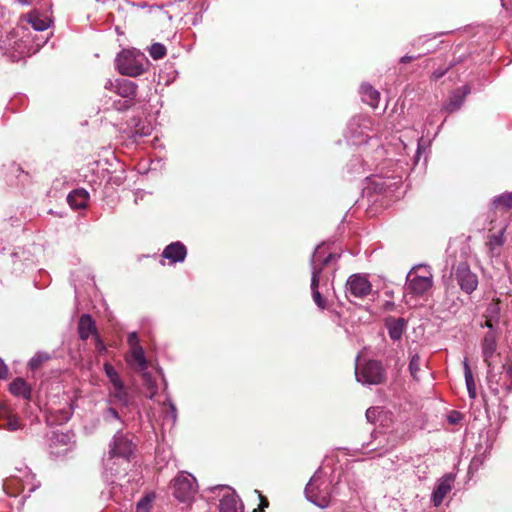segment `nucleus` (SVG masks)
Segmentation results:
<instances>
[{
    "label": "nucleus",
    "mask_w": 512,
    "mask_h": 512,
    "mask_svg": "<svg viewBox=\"0 0 512 512\" xmlns=\"http://www.w3.org/2000/svg\"><path fill=\"white\" fill-rule=\"evenodd\" d=\"M135 448L136 445L131 436L117 432L109 444L108 454L103 458L105 470L112 475L120 473L119 466L130 462Z\"/></svg>",
    "instance_id": "f257e3e1"
},
{
    "label": "nucleus",
    "mask_w": 512,
    "mask_h": 512,
    "mask_svg": "<svg viewBox=\"0 0 512 512\" xmlns=\"http://www.w3.org/2000/svg\"><path fill=\"white\" fill-rule=\"evenodd\" d=\"M334 257L335 256L332 253L326 255L325 247L323 245L318 246L315 249L312 256L311 291L313 300L320 309L326 308V300L322 297L318 289L321 279V273L324 266L327 265Z\"/></svg>",
    "instance_id": "f03ea898"
},
{
    "label": "nucleus",
    "mask_w": 512,
    "mask_h": 512,
    "mask_svg": "<svg viewBox=\"0 0 512 512\" xmlns=\"http://www.w3.org/2000/svg\"><path fill=\"white\" fill-rule=\"evenodd\" d=\"M145 62V55L135 49H124L116 58L118 71L129 77L141 75L145 70Z\"/></svg>",
    "instance_id": "7ed1b4c3"
},
{
    "label": "nucleus",
    "mask_w": 512,
    "mask_h": 512,
    "mask_svg": "<svg viewBox=\"0 0 512 512\" xmlns=\"http://www.w3.org/2000/svg\"><path fill=\"white\" fill-rule=\"evenodd\" d=\"M433 275L427 266L413 267L406 278V290L414 296H422L431 289Z\"/></svg>",
    "instance_id": "20e7f679"
},
{
    "label": "nucleus",
    "mask_w": 512,
    "mask_h": 512,
    "mask_svg": "<svg viewBox=\"0 0 512 512\" xmlns=\"http://www.w3.org/2000/svg\"><path fill=\"white\" fill-rule=\"evenodd\" d=\"M355 376L363 385H378L385 380L386 371L377 360H369L363 365L356 364Z\"/></svg>",
    "instance_id": "39448f33"
},
{
    "label": "nucleus",
    "mask_w": 512,
    "mask_h": 512,
    "mask_svg": "<svg viewBox=\"0 0 512 512\" xmlns=\"http://www.w3.org/2000/svg\"><path fill=\"white\" fill-rule=\"evenodd\" d=\"M305 494L309 501L321 508L327 507L330 503L331 495L329 484L321 479L317 473L306 485Z\"/></svg>",
    "instance_id": "423d86ee"
},
{
    "label": "nucleus",
    "mask_w": 512,
    "mask_h": 512,
    "mask_svg": "<svg viewBox=\"0 0 512 512\" xmlns=\"http://www.w3.org/2000/svg\"><path fill=\"white\" fill-rule=\"evenodd\" d=\"M197 491L196 479L187 473H181L173 480V495L180 502H190Z\"/></svg>",
    "instance_id": "0eeeda50"
},
{
    "label": "nucleus",
    "mask_w": 512,
    "mask_h": 512,
    "mask_svg": "<svg viewBox=\"0 0 512 512\" xmlns=\"http://www.w3.org/2000/svg\"><path fill=\"white\" fill-rule=\"evenodd\" d=\"M114 92L124 98L125 100L114 102V107L117 110H126L133 105V101L137 95V85L135 82L127 79H118L113 82H109Z\"/></svg>",
    "instance_id": "6e6552de"
},
{
    "label": "nucleus",
    "mask_w": 512,
    "mask_h": 512,
    "mask_svg": "<svg viewBox=\"0 0 512 512\" xmlns=\"http://www.w3.org/2000/svg\"><path fill=\"white\" fill-rule=\"evenodd\" d=\"M453 276L460 289L467 294L473 293L478 287V277L471 271L467 262H460L454 268Z\"/></svg>",
    "instance_id": "1a4fd4ad"
},
{
    "label": "nucleus",
    "mask_w": 512,
    "mask_h": 512,
    "mask_svg": "<svg viewBox=\"0 0 512 512\" xmlns=\"http://www.w3.org/2000/svg\"><path fill=\"white\" fill-rule=\"evenodd\" d=\"M51 7V2L43 3V5L39 6V9H34L31 12L27 13L23 17V20H26L34 30L44 31L50 26L52 22L51 17L49 15Z\"/></svg>",
    "instance_id": "9d476101"
},
{
    "label": "nucleus",
    "mask_w": 512,
    "mask_h": 512,
    "mask_svg": "<svg viewBox=\"0 0 512 512\" xmlns=\"http://www.w3.org/2000/svg\"><path fill=\"white\" fill-rule=\"evenodd\" d=\"M372 285L366 276L361 274L351 275L346 282L347 296L355 298H364L370 294Z\"/></svg>",
    "instance_id": "9b49d317"
},
{
    "label": "nucleus",
    "mask_w": 512,
    "mask_h": 512,
    "mask_svg": "<svg viewBox=\"0 0 512 512\" xmlns=\"http://www.w3.org/2000/svg\"><path fill=\"white\" fill-rule=\"evenodd\" d=\"M218 489L225 492L220 500L219 512H243V504L234 490L223 485L215 486L211 488V491Z\"/></svg>",
    "instance_id": "f8f14e48"
},
{
    "label": "nucleus",
    "mask_w": 512,
    "mask_h": 512,
    "mask_svg": "<svg viewBox=\"0 0 512 512\" xmlns=\"http://www.w3.org/2000/svg\"><path fill=\"white\" fill-rule=\"evenodd\" d=\"M455 476L452 474H445L441 477L432 492L431 499L435 507L442 504L446 495L452 490Z\"/></svg>",
    "instance_id": "ddd939ff"
},
{
    "label": "nucleus",
    "mask_w": 512,
    "mask_h": 512,
    "mask_svg": "<svg viewBox=\"0 0 512 512\" xmlns=\"http://www.w3.org/2000/svg\"><path fill=\"white\" fill-rule=\"evenodd\" d=\"M187 250L183 243L177 241L165 247L162 256L168 259L171 263L183 262L186 258Z\"/></svg>",
    "instance_id": "4468645a"
},
{
    "label": "nucleus",
    "mask_w": 512,
    "mask_h": 512,
    "mask_svg": "<svg viewBox=\"0 0 512 512\" xmlns=\"http://www.w3.org/2000/svg\"><path fill=\"white\" fill-rule=\"evenodd\" d=\"M78 333L79 337L82 340H87L91 335L95 339V335L97 333L95 321L92 319L91 315L83 314L78 323Z\"/></svg>",
    "instance_id": "2eb2a0df"
},
{
    "label": "nucleus",
    "mask_w": 512,
    "mask_h": 512,
    "mask_svg": "<svg viewBox=\"0 0 512 512\" xmlns=\"http://www.w3.org/2000/svg\"><path fill=\"white\" fill-rule=\"evenodd\" d=\"M385 326L388 330L389 337L393 341L400 340L406 329V320L404 318L388 317L385 320Z\"/></svg>",
    "instance_id": "dca6fc26"
},
{
    "label": "nucleus",
    "mask_w": 512,
    "mask_h": 512,
    "mask_svg": "<svg viewBox=\"0 0 512 512\" xmlns=\"http://www.w3.org/2000/svg\"><path fill=\"white\" fill-rule=\"evenodd\" d=\"M470 93V87L468 85H464L463 87L455 90L452 95L450 96V99L448 103L444 106V109L448 113H453L456 110H458L463 102L465 97Z\"/></svg>",
    "instance_id": "f3484780"
},
{
    "label": "nucleus",
    "mask_w": 512,
    "mask_h": 512,
    "mask_svg": "<svg viewBox=\"0 0 512 512\" xmlns=\"http://www.w3.org/2000/svg\"><path fill=\"white\" fill-rule=\"evenodd\" d=\"M127 363L139 371L147 369V361L144 350L141 346H135L130 349L129 355L126 357Z\"/></svg>",
    "instance_id": "a211bd4d"
},
{
    "label": "nucleus",
    "mask_w": 512,
    "mask_h": 512,
    "mask_svg": "<svg viewBox=\"0 0 512 512\" xmlns=\"http://www.w3.org/2000/svg\"><path fill=\"white\" fill-rule=\"evenodd\" d=\"M89 200V193L85 189H75L67 196V202L73 209L85 208Z\"/></svg>",
    "instance_id": "6ab92c4d"
},
{
    "label": "nucleus",
    "mask_w": 512,
    "mask_h": 512,
    "mask_svg": "<svg viewBox=\"0 0 512 512\" xmlns=\"http://www.w3.org/2000/svg\"><path fill=\"white\" fill-rule=\"evenodd\" d=\"M496 338L493 333H487L482 341V354L484 362L490 367L491 363L489 359L493 356L496 351Z\"/></svg>",
    "instance_id": "aec40b11"
},
{
    "label": "nucleus",
    "mask_w": 512,
    "mask_h": 512,
    "mask_svg": "<svg viewBox=\"0 0 512 512\" xmlns=\"http://www.w3.org/2000/svg\"><path fill=\"white\" fill-rule=\"evenodd\" d=\"M362 100L370 105L372 108H376L379 104L380 93L369 84H363L360 89Z\"/></svg>",
    "instance_id": "412c9836"
},
{
    "label": "nucleus",
    "mask_w": 512,
    "mask_h": 512,
    "mask_svg": "<svg viewBox=\"0 0 512 512\" xmlns=\"http://www.w3.org/2000/svg\"><path fill=\"white\" fill-rule=\"evenodd\" d=\"M10 392L24 399H29L31 395V389L26 381L22 378H16L9 385Z\"/></svg>",
    "instance_id": "4be33fe9"
},
{
    "label": "nucleus",
    "mask_w": 512,
    "mask_h": 512,
    "mask_svg": "<svg viewBox=\"0 0 512 512\" xmlns=\"http://www.w3.org/2000/svg\"><path fill=\"white\" fill-rule=\"evenodd\" d=\"M505 243L504 231H500L497 234H493L489 237V241L487 246L489 248V253L492 257L500 255V249Z\"/></svg>",
    "instance_id": "5701e85b"
},
{
    "label": "nucleus",
    "mask_w": 512,
    "mask_h": 512,
    "mask_svg": "<svg viewBox=\"0 0 512 512\" xmlns=\"http://www.w3.org/2000/svg\"><path fill=\"white\" fill-rule=\"evenodd\" d=\"M463 369L468 395L471 399H475L477 396L476 384L468 360L466 358L463 361Z\"/></svg>",
    "instance_id": "b1692460"
},
{
    "label": "nucleus",
    "mask_w": 512,
    "mask_h": 512,
    "mask_svg": "<svg viewBox=\"0 0 512 512\" xmlns=\"http://www.w3.org/2000/svg\"><path fill=\"white\" fill-rule=\"evenodd\" d=\"M72 443V435L70 433L64 432H54L50 439V446H64L66 450L70 447Z\"/></svg>",
    "instance_id": "393cba45"
},
{
    "label": "nucleus",
    "mask_w": 512,
    "mask_h": 512,
    "mask_svg": "<svg viewBox=\"0 0 512 512\" xmlns=\"http://www.w3.org/2000/svg\"><path fill=\"white\" fill-rule=\"evenodd\" d=\"M503 386L508 392H512V360L503 365Z\"/></svg>",
    "instance_id": "a878e982"
},
{
    "label": "nucleus",
    "mask_w": 512,
    "mask_h": 512,
    "mask_svg": "<svg viewBox=\"0 0 512 512\" xmlns=\"http://www.w3.org/2000/svg\"><path fill=\"white\" fill-rule=\"evenodd\" d=\"M103 370L108 377L110 383L112 386H119V383L123 382L118 374V372L115 370V368L108 362L104 363Z\"/></svg>",
    "instance_id": "bb28decb"
},
{
    "label": "nucleus",
    "mask_w": 512,
    "mask_h": 512,
    "mask_svg": "<svg viewBox=\"0 0 512 512\" xmlns=\"http://www.w3.org/2000/svg\"><path fill=\"white\" fill-rule=\"evenodd\" d=\"M492 205L495 208L502 206L505 209H511L512 208V193H504L499 196H496L492 201Z\"/></svg>",
    "instance_id": "cd10ccee"
},
{
    "label": "nucleus",
    "mask_w": 512,
    "mask_h": 512,
    "mask_svg": "<svg viewBox=\"0 0 512 512\" xmlns=\"http://www.w3.org/2000/svg\"><path fill=\"white\" fill-rule=\"evenodd\" d=\"M50 359V355L46 352L36 353L29 361V367L32 370L38 369L44 362Z\"/></svg>",
    "instance_id": "c85d7f7f"
},
{
    "label": "nucleus",
    "mask_w": 512,
    "mask_h": 512,
    "mask_svg": "<svg viewBox=\"0 0 512 512\" xmlns=\"http://www.w3.org/2000/svg\"><path fill=\"white\" fill-rule=\"evenodd\" d=\"M2 426L9 431H16L22 427L19 418L12 414L7 415Z\"/></svg>",
    "instance_id": "c756f323"
},
{
    "label": "nucleus",
    "mask_w": 512,
    "mask_h": 512,
    "mask_svg": "<svg viewBox=\"0 0 512 512\" xmlns=\"http://www.w3.org/2000/svg\"><path fill=\"white\" fill-rule=\"evenodd\" d=\"M149 53L154 60L162 59L166 55V47L161 43H154L151 45Z\"/></svg>",
    "instance_id": "7c9ffc66"
},
{
    "label": "nucleus",
    "mask_w": 512,
    "mask_h": 512,
    "mask_svg": "<svg viewBox=\"0 0 512 512\" xmlns=\"http://www.w3.org/2000/svg\"><path fill=\"white\" fill-rule=\"evenodd\" d=\"M113 391L112 394L115 398H117L122 403H127L128 394L124 388L123 382L119 383V386H112Z\"/></svg>",
    "instance_id": "2f4dec72"
},
{
    "label": "nucleus",
    "mask_w": 512,
    "mask_h": 512,
    "mask_svg": "<svg viewBox=\"0 0 512 512\" xmlns=\"http://www.w3.org/2000/svg\"><path fill=\"white\" fill-rule=\"evenodd\" d=\"M409 370L413 378H417V374L420 370V356L415 354L411 357L409 362Z\"/></svg>",
    "instance_id": "473e14b6"
},
{
    "label": "nucleus",
    "mask_w": 512,
    "mask_h": 512,
    "mask_svg": "<svg viewBox=\"0 0 512 512\" xmlns=\"http://www.w3.org/2000/svg\"><path fill=\"white\" fill-rule=\"evenodd\" d=\"M151 500L148 495L141 498L136 505V512H149Z\"/></svg>",
    "instance_id": "72a5a7b5"
},
{
    "label": "nucleus",
    "mask_w": 512,
    "mask_h": 512,
    "mask_svg": "<svg viewBox=\"0 0 512 512\" xmlns=\"http://www.w3.org/2000/svg\"><path fill=\"white\" fill-rule=\"evenodd\" d=\"M94 344H95L96 351L99 355L106 354L107 347H106L105 343L103 342V340L101 339V337L99 336V334L95 335Z\"/></svg>",
    "instance_id": "f704fd0d"
},
{
    "label": "nucleus",
    "mask_w": 512,
    "mask_h": 512,
    "mask_svg": "<svg viewBox=\"0 0 512 512\" xmlns=\"http://www.w3.org/2000/svg\"><path fill=\"white\" fill-rule=\"evenodd\" d=\"M255 493L258 494L260 499V504L258 508H255L253 512H263L265 508L268 507L269 502L265 496H263L258 490H255Z\"/></svg>",
    "instance_id": "c9c22d12"
},
{
    "label": "nucleus",
    "mask_w": 512,
    "mask_h": 512,
    "mask_svg": "<svg viewBox=\"0 0 512 512\" xmlns=\"http://www.w3.org/2000/svg\"><path fill=\"white\" fill-rule=\"evenodd\" d=\"M21 5H43V3H50L48 0H15Z\"/></svg>",
    "instance_id": "e433bc0d"
},
{
    "label": "nucleus",
    "mask_w": 512,
    "mask_h": 512,
    "mask_svg": "<svg viewBox=\"0 0 512 512\" xmlns=\"http://www.w3.org/2000/svg\"><path fill=\"white\" fill-rule=\"evenodd\" d=\"M128 344L130 345V349H133L135 346H140L138 336L135 332L128 335Z\"/></svg>",
    "instance_id": "4c0bfd02"
},
{
    "label": "nucleus",
    "mask_w": 512,
    "mask_h": 512,
    "mask_svg": "<svg viewBox=\"0 0 512 512\" xmlns=\"http://www.w3.org/2000/svg\"><path fill=\"white\" fill-rule=\"evenodd\" d=\"M8 376V369L2 359H0V378L5 379Z\"/></svg>",
    "instance_id": "58836bf2"
},
{
    "label": "nucleus",
    "mask_w": 512,
    "mask_h": 512,
    "mask_svg": "<svg viewBox=\"0 0 512 512\" xmlns=\"http://www.w3.org/2000/svg\"><path fill=\"white\" fill-rule=\"evenodd\" d=\"M105 417L106 418L111 417L113 419H119L118 412L114 408H112V407L107 408Z\"/></svg>",
    "instance_id": "ea45409f"
},
{
    "label": "nucleus",
    "mask_w": 512,
    "mask_h": 512,
    "mask_svg": "<svg viewBox=\"0 0 512 512\" xmlns=\"http://www.w3.org/2000/svg\"><path fill=\"white\" fill-rule=\"evenodd\" d=\"M147 383H148V391H149V394H148V397L150 399H152L154 397V395L156 394V386L149 380L147 379Z\"/></svg>",
    "instance_id": "a19ab883"
},
{
    "label": "nucleus",
    "mask_w": 512,
    "mask_h": 512,
    "mask_svg": "<svg viewBox=\"0 0 512 512\" xmlns=\"http://www.w3.org/2000/svg\"><path fill=\"white\" fill-rule=\"evenodd\" d=\"M417 58L418 57H415V56L405 55V56L400 58V63L406 64V63H409L412 60L417 59Z\"/></svg>",
    "instance_id": "79ce46f5"
},
{
    "label": "nucleus",
    "mask_w": 512,
    "mask_h": 512,
    "mask_svg": "<svg viewBox=\"0 0 512 512\" xmlns=\"http://www.w3.org/2000/svg\"><path fill=\"white\" fill-rule=\"evenodd\" d=\"M458 418H459V413H457V412H456V413H455V416H454V415H451V416H449V418H448V419H449V422H450V423H456V422H457V420H458Z\"/></svg>",
    "instance_id": "37998d69"
},
{
    "label": "nucleus",
    "mask_w": 512,
    "mask_h": 512,
    "mask_svg": "<svg viewBox=\"0 0 512 512\" xmlns=\"http://www.w3.org/2000/svg\"><path fill=\"white\" fill-rule=\"evenodd\" d=\"M444 73L445 72H437V71H435L433 73V77H434V79H439V78H441L444 75Z\"/></svg>",
    "instance_id": "c03bdc74"
},
{
    "label": "nucleus",
    "mask_w": 512,
    "mask_h": 512,
    "mask_svg": "<svg viewBox=\"0 0 512 512\" xmlns=\"http://www.w3.org/2000/svg\"><path fill=\"white\" fill-rule=\"evenodd\" d=\"M372 413H374V410L371 408L366 411V416L368 419H370V417H372Z\"/></svg>",
    "instance_id": "a18cd8bd"
},
{
    "label": "nucleus",
    "mask_w": 512,
    "mask_h": 512,
    "mask_svg": "<svg viewBox=\"0 0 512 512\" xmlns=\"http://www.w3.org/2000/svg\"><path fill=\"white\" fill-rule=\"evenodd\" d=\"M372 413H374V410L371 408L366 411V416L368 419H370V417H372Z\"/></svg>",
    "instance_id": "49530a36"
},
{
    "label": "nucleus",
    "mask_w": 512,
    "mask_h": 512,
    "mask_svg": "<svg viewBox=\"0 0 512 512\" xmlns=\"http://www.w3.org/2000/svg\"><path fill=\"white\" fill-rule=\"evenodd\" d=\"M485 326H486V327H488V328H490V329L493 327V325H492V323H491V321H490V320H487V321L485 322Z\"/></svg>",
    "instance_id": "de8ad7c7"
},
{
    "label": "nucleus",
    "mask_w": 512,
    "mask_h": 512,
    "mask_svg": "<svg viewBox=\"0 0 512 512\" xmlns=\"http://www.w3.org/2000/svg\"><path fill=\"white\" fill-rule=\"evenodd\" d=\"M477 461H478V459H477L476 457H475V458H473V460H472V465H475V463H476Z\"/></svg>",
    "instance_id": "09e8293b"
}]
</instances>
